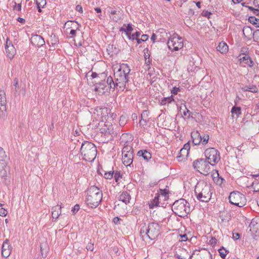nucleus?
<instances>
[{"label":"nucleus","mask_w":259,"mask_h":259,"mask_svg":"<svg viewBox=\"0 0 259 259\" xmlns=\"http://www.w3.org/2000/svg\"><path fill=\"white\" fill-rule=\"evenodd\" d=\"M115 85L118 91H123L129 81L131 69L127 64L122 63L113 67Z\"/></svg>","instance_id":"f257e3e1"},{"label":"nucleus","mask_w":259,"mask_h":259,"mask_svg":"<svg viewBox=\"0 0 259 259\" xmlns=\"http://www.w3.org/2000/svg\"><path fill=\"white\" fill-rule=\"evenodd\" d=\"M102 196V191L98 187L91 186L87 190L85 203L89 207L96 208L101 203Z\"/></svg>","instance_id":"f03ea898"},{"label":"nucleus","mask_w":259,"mask_h":259,"mask_svg":"<svg viewBox=\"0 0 259 259\" xmlns=\"http://www.w3.org/2000/svg\"><path fill=\"white\" fill-rule=\"evenodd\" d=\"M194 193L198 200L202 202H208L212 193L211 187L204 182L198 183L195 186Z\"/></svg>","instance_id":"7ed1b4c3"},{"label":"nucleus","mask_w":259,"mask_h":259,"mask_svg":"<svg viewBox=\"0 0 259 259\" xmlns=\"http://www.w3.org/2000/svg\"><path fill=\"white\" fill-rule=\"evenodd\" d=\"M80 153L84 160L92 162L96 158L97 150L96 146L92 142L84 141L80 148Z\"/></svg>","instance_id":"20e7f679"},{"label":"nucleus","mask_w":259,"mask_h":259,"mask_svg":"<svg viewBox=\"0 0 259 259\" xmlns=\"http://www.w3.org/2000/svg\"><path fill=\"white\" fill-rule=\"evenodd\" d=\"M172 210L177 215L184 218L191 211L192 208L185 199H180L173 203Z\"/></svg>","instance_id":"39448f33"},{"label":"nucleus","mask_w":259,"mask_h":259,"mask_svg":"<svg viewBox=\"0 0 259 259\" xmlns=\"http://www.w3.org/2000/svg\"><path fill=\"white\" fill-rule=\"evenodd\" d=\"M159 231L160 226L158 223H151L148 226L144 225L141 227L140 233L143 240H144L146 237L151 240H154L159 235Z\"/></svg>","instance_id":"423d86ee"},{"label":"nucleus","mask_w":259,"mask_h":259,"mask_svg":"<svg viewBox=\"0 0 259 259\" xmlns=\"http://www.w3.org/2000/svg\"><path fill=\"white\" fill-rule=\"evenodd\" d=\"M214 164L210 163L206 159L199 158L193 162L194 168L204 176L208 175L211 171V166Z\"/></svg>","instance_id":"0eeeda50"},{"label":"nucleus","mask_w":259,"mask_h":259,"mask_svg":"<svg viewBox=\"0 0 259 259\" xmlns=\"http://www.w3.org/2000/svg\"><path fill=\"white\" fill-rule=\"evenodd\" d=\"M94 114L97 115V119L102 122L108 121V122L113 120L116 115L111 113V109L107 107H97L95 109Z\"/></svg>","instance_id":"6e6552de"},{"label":"nucleus","mask_w":259,"mask_h":259,"mask_svg":"<svg viewBox=\"0 0 259 259\" xmlns=\"http://www.w3.org/2000/svg\"><path fill=\"white\" fill-rule=\"evenodd\" d=\"M115 88L114 81L112 77L109 76L107 77V80H102V82L97 83L95 90L98 92V94H102L106 92H108L111 89L114 90Z\"/></svg>","instance_id":"1a4fd4ad"},{"label":"nucleus","mask_w":259,"mask_h":259,"mask_svg":"<svg viewBox=\"0 0 259 259\" xmlns=\"http://www.w3.org/2000/svg\"><path fill=\"white\" fill-rule=\"evenodd\" d=\"M6 157L5 151L2 147H0V177L3 183L6 182L9 170L5 160Z\"/></svg>","instance_id":"9d476101"},{"label":"nucleus","mask_w":259,"mask_h":259,"mask_svg":"<svg viewBox=\"0 0 259 259\" xmlns=\"http://www.w3.org/2000/svg\"><path fill=\"white\" fill-rule=\"evenodd\" d=\"M167 44L170 50L177 51L183 48L184 46L183 39L177 34L174 33L169 38Z\"/></svg>","instance_id":"9b49d317"},{"label":"nucleus","mask_w":259,"mask_h":259,"mask_svg":"<svg viewBox=\"0 0 259 259\" xmlns=\"http://www.w3.org/2000/svg\"><path fill=\"white\" fill-rule=\"evenodd\" d=\"M229 199L231 204L240 207L243 206L245 203L244 195L238 191L231 192L229 195Z\"/></svg>","instance_id":"f8f14e48"},{"label":"nucleus","mask_w":259,"mask_h":259,"mask_svg":"<svg viewBox=\"0 0 259 259\" xmlns=\"http://www.w3.org/2000/svg\"><path fill=\"white\" fill-rule=\"evenodd\" d=\"M204 155L209 162L217 163L220 160V152L214 148H209L205 150Z\"/></svg>","instance_id":"ddd939ff"},{"label":"nucleus","mask_w":259,"mask_h":259,"mask_svg":"<svg viewBox=\"0 0 259 259\" xmlns=\"http://www.w3.org/2000/svg\"><path fill=\"white\" fill-rule=\"evenodd\" d=\"M6 96L4 90H0V118L5 120L7 116Z\"/></svg>","instance_id":"4468645a"},{"label":"nucleus","mask_w":259,"mask_h":259,"mask_svg":"<svg viewBox=\"0 0 259 259\" xmlns=\"http://www.w3.org/2000/svg\"><path fill=\"white\" fill-rule=\"evenodd\" d=\"M12 251V247L10 244L9 240L6 239L2 246V255L7 258L11 254Z\"/></svg>","instance_id":"2eb2a0df"},{"label":"nucleus","mask_w":259,"mask_h":259,"mask_svg":"<svg viewBox=\"0 0 259 259\" xmlns=\"http://www.w3.org/2000/svg\"><path fill=\"white\" fill-rule=\"evenodd\" d=\"M6 52L8 57L12 59L16 54V50L14 47L12 42L10 41L8 39H7L6 42Z\"/></svg>","instance_id":"dca6fc26"},{"label":"nucleus","mask_w":259,"mask_h":259,"mask_svg":"<svg viewBox=\"0 0 259 259\" xmlns=\"http://www.w3.org/2000/svg\"><path fill=\"white\" fill-rule=\"evenodd\" d=\"M110 18L114 22H118L121 18V13L115 9L109 7L108 10Z\"/></svg>","instance_id":"f3484780"},{"label":"nucleus","mask_w":259,"mask_h":259,"mask_svg":"<svg viewBox=\"0 0 259 259\" xmlns=\"http://www.w3.org/2000/svg\"><path fill=\"white\" fill-rule=\"evenodd\" d=\"M31 44L33 46L40 48L45 44L44 39L39 35H35L31 38Z\"/></svg>","instance_id":"a211bd4d"},{"label":"nucleus","mask_w":259,"mask_h":259,"mask_svg":"<svg viewBox=\"0 0 259 259\" xmlns=\"http://www.w3.org/2000/svg\"><path fill=\"white\" fill-rule=\"evenodd\" d=\"M134 153H128L122 154V161L126 166H131L133 162Z\"/></svg>","instance_id":"6ab92c4d"},{"label":"nucleus","mask_w":259,"mask_h":259,"mask_svg":"<svg viewBox=\"0 0 259 259\" xmlns=\"http://www.w3.org/2000/svg\"><path fill=\"white\" fill-rule=\"evenodd\" d=\"M242 31L244 36L247 38H249L254 34L255 35H259V29L253 32L251 28L249 26H245L243 27Z\"/></svg>","instance_id":"aec40b11"},{"label":"nucleus","mask_w":259,"mask_h":259,"mask_svg":"<svg viewBox=\"0 0 259 259\" xmlns=\"http://www.w3.org/2000/svg\"><path fill=\"white\" fill-rule=\"evenodd\" d=\"M191 138L192 142L195 145H198L201 143L202 140V136L198 131L193 132L191 133Z\"/></svg>","instance_id":"412c9836"},{"label":"nucleus","mask_w":259,"mask_h":259,"mask_svg":"<svg viewBox=\"0 0 259 259\" xmlns=\"http://www.w3.org/2000/svg\"><path fill=\"white\" fill-rule=\"evenodd\" d=\"M212 177L213 181L217 184L221 185L223 184L225 180L219 177V174L218 170H215L212 172Z\"/></svg>","instance_id":"4be33fe9"},{"label":"nucleus","mask_w":259,"mask_h":259,"mask_svg":"<svg viewBox=\"0 0 259 259\" xmlns=\"http://www.w3.org/2000/svg\"><path fill=\"white\" fill-rule=\"evenodd\" d=\"M131 199V195L126 191L122 192L119 197V200L126 204L130 202Z\"/></svg>","instance_id":"5701e85b"},{"label":"nucleus","mask_w":259,"mask_h":259,"mask_svg":"<svg viewBox=\"0 0 259 259\" xmlns=\"http://www.w3.org/2000/svg\"><path fill=\"white\" fill-rule=\"evenodd\" d=\"M241 90L243 92H250L253 93H256L258 92L257 87L254 84H248L243 87Z\"/></svg>","instance_id":"b1692460"},{"label":"nucleus","mask_w":259,"mask_h":259,"mask_svg":"<svg viewBox=\"0 0 259 259\" xmlns=\"http://www.w3.org/2000/svg\"><path fill=\"white\" fill-rule=\"evenodd\" d=\"M249 231L252 232H256L259 229V223L256 219H252L249 225Z\"/></svg>","instance_id":"393cba45"},{"label":"nucleus","mask_w":259,"mask_h":259,"mask_svg":"<svg viewBox=\"0 0 259 259\" xmlns=\"http://www.w3.org/2000/svg\"><path fill=\"white\" fill-rule=\"evenodd\" d=\"M61 213V207L58 205L54 206L52 208V215L53 219H57Z\"/></svg>","instance_id":"a878e982"},{"label":"nucleus","mask_w":259,"mask_h":259,"mask_svg":"<svg viewBox=\"0 0 259 259\" xmlns=\"http://www.w3.org/2000/svg\"><path fill=\"white\" fill-rule=\"evenodd\" d=\"M240 61L241 62L244 63L249 67H252L254 65L253 61L248 55H245L244 56L241 57L240 58Z\"/></svg>","instance_id":"bb28decb"},{"label":"nucleus","mask_w":259,"mask_h":259,"mask_svg":"<svg viewBox=\"0 0 259 259\" xmlns=\"http://www.w3.org/2000/svg\"><path fill=\"white\" fill-rule=\"evenodd\" d=\"M217 50L221 53L224 54L227 52L228 47L225 42L222 41L219 44L218 46L217 47Z\"/></svg>","instance_id":"cd10ccee"},{"label":"nucleus","mask_w":259,"mask_h":259,"mask_svg":"<svg viewBox=\"0 0 259 259\" xmlns=\"http://www.w3.org/2000/svg\"><path fill=\"white\" fill-rule=\"evenodd\" d=\"M159 194H156L154 198L149 203V206L150 209H153L154 207L158 206L159 202Z\"/></svg>","instance_id":"c85d7f7f"},{"label":"nucleus","mask_w":259,"mask_h":259,"mask_svg":"<svg viewBox=\"0 0 259 259\" xmlns=\"http://www.w3.org/2000/svg\"><path fill=\"white\" fill-rule=\"evenodd\" d=\"M138 155L139 156H142L143 158L148 161L151 158V154L150 152L147 150H140L138 152Z\"/></svg>","instance_id":"c756f323"},{"label":"nucleus","mask_w":259,"mask_h":259,"mask_svg":"<svg viewBox=\"0 0 259 259\" xmlns=\"http://www.w3.org/2000/svg\"><path fill=\"white\" fill-rule=\"evenodd\" d=\"M123 26H126V28H125L123 27H121L119 28V31L121 32H124L126 36H128L133 30L132 25L131 24H128L126 26L125 24H124Z\"/></svg>","instance_id":"7c9ffc66"},{"label":"nucleus","mask_w":259,"mask_h":259,"mask_svg":"<svg viewBox=\"0 0 259 259\" xmlns=\"http://www.w3.org/2000/svg\"><path fill=\"white\" fill-rule=\"evenodd\" d=\"M174 101V99L172 95L170 97H165L162 98L160 101V104L162 105H165L167 103H170Z\"/></svg>","instance_id":"2f4dec72"},{"label":"nucleus","mask_w":259,"mask_h":259,"mask_svg":"<svg viewBox=\"0 0 259 259\" xmlns=\"http://www.w3.org/2000/svg\"><path fill=\"white\" fill-rule=\"evenodd\" d=\"M128 153H134L133 149L132 146H129L127 144V142L124 144V146L122 150V154H127Z\"/></svg>","instance_id":"473e14b6"},{"label":"nucleus","mask_w":259,"mask_h":259,"mask_svg":"<svg viewBox=\"0 0 259 259\" xmlns=\"http://www.w3.org/2000/svg\"><path fill=\"white\" fill-rule=\"evenodd\" d=\"M219 253L221 257L224 259L227 254L229 253V251L226 249L224 247H222L218 250Z\"/></svg>","instance_id":"72a5a7b5"},{"label":"nucleus","mask_w":259,"mask_h":259,"mask_svg":"<svg viewBox=\"0 0 259 259\" xmlns=\"http://www.w3.org/2000/svg\"><path fill=\"white\" fill-rule=\"evenodd\" d=\"M156 194H159V197L161 196L162 197H164V199L168 197V190L166 189H160L158 191V192Z\"/></svg>","instance_id":"f704fd0d"},{"label":"nucleus","mask_w":259,"mask_h":259,"mask_svg":"<svg viewBox=\"0 0 259 259\" xmlns=\"http://www.w3.org/2000/svg\"><path fill=\"white\" fill-rule=\"evenodd\" d=\"M231 112L233 114L236 115V116H239L241 114V108L239 107L234 106L231 109Z\"/></svg>","instance_id":"c9c22d12"},{"label":"nucleus","mask_w":259,"mask_h":259,"mask_svg":"<svg viewBox=\"0 0 259 259\" xmlns=\"http://www.w3.org/2000/svg\"><path fill=\"white\" fill-rule=\"evenodd\" d=\"M140 35H141L140 32L139 31H137L136 32H135V33H134L133 34H131V33L130 34L128 35V36H127V37L129 39L134 40L138 38H139V37L140 36Z\"/></svg>","instance_id":"e433bc0d"},{"label":"nucleus","mask_w":259,"mask_h":259,"mask_svg":"<svg viewBox=\"0 0 259 259\" xmlns=\"http://www.w3.org/2000/svg\"><path fill=\"white\" fill-rule=\"evenodd\" d=\"M127 121V118L126 117V116H124V115H121L120 117V119H119V121L120 126H124L126 124Z\"/></svg>","instance_id":"4c0bfd02"},{"label":"nucleus","mask_w":259,"mask_h":259,"mask_svg":"<svg viewBox=\"0 0 259 259\" xmlns=\"http://www.w3.org/2000/svg\"><path fill=\"white\" fill-rule=\"evenodd\" d=\"M184 107L185 108V111L183 112V115L185 116H187L188 118H193L192 114V113L190 112V111L188 109L185 105H184Z\"/></svg>","instance_id":"58836bf2"},{"label":"nucleus","mask_w":259,"mask_h":259,"mask_svg":"<svg viewBox=\"0 0 259 259\" xmlns=\"http://www.w3.org/2000/svg\"><path fill=\"white\" fill-rule=\"evenodd\" d=\"M149 121V119H141L139 121L140 126L142 128H145Z\"/></svg>","instance_id":"ea45409f"},{"label":"nucleus","mask_w":259,"mask_h":259,"mask_svg":"<svg viewBox=\"0 0 259 259\" xmlns=\"http://www.w3.org/2000/svg\"><path fill=\"white\" fill-rule=\"evenodd\" d=\"M209 137L207 134H204L203 136H202V140L201 141V143L202 145H205L209 140Z\"/></svg>","instance_id":"a19ab883"},{"label":"nucleus","mask_w":259,"mask_h":259,"mask_svg":"<svg viewBox=\"0 0 259 259\" xmlns=\"http://www.w3.org/2000/svg\"><path fill=\"white\" fill-rule=\"evenodd\" d=\"M249 20L250 23L252 24H254L256 25V27H259V19L254 17H250L249 18Z\"/></svg>","instance_id":"79ce46f5"},{"label":"nucleus","mask_w":259,"mask_h":259,"mask_svg":"<svg viewBox=\"0 0 259 259\" xmlns=\"http://www.w3.org/2000/svg\"><path fill=\"white\" fill-rule=\"evenodd\" d=\"M149 112L148 110H144L141 114V119H149Z\"/></svg>","instance_id":"37998d69"},{"label":"nucleus","mask_w":259,"mask_h":259,"mask_svg":"<svg viewBox=\"0 0 259 259\" xmlns=\"http://www.w3.org/2000/svg\"><path fill=\"white\" fill-rule=\"evenodd\" d=\"M114 174L113 171H109L108 172H105L104 174V178L106 179H111L112 178Z\"/></svg>","instance_id":"c03bdc74"},{"label":"nucleus","mask_w":259,"mask_h":259,"mask_svg":"<svg viewBox=\"0 0 259 259\" xmlns=\"http://www.w3.org/2000/svg\"><path fill=\"white\" fill-rule=\"evenodd\" d=\"M114 178L116 183H119V180L121 178V175L120 173L118 171H116L115 173H114Z\"/></svg>","instance_id":"a18cd8bd"},{"label":"nucleus","mask_w":259,"mask_h":259,"mask_svg":"<svg viewBox=\"0 0 259 259\" xmlns=\"http://www.w3.org/2000/svg\"><path fill=\"white\" fill-rule=\"evenodd\" d=\"M190 144H189V143L188 142L187 143L185 144L184 145L183 148H182L181 149V153H182L183 152H187V150L189 151V150H190Z\"/></svg>","instance_id":"49530a36"},{"label":"nucleus","mask_w":259,"mask_h":259,"mask_svg":"<svg viewBox=\"0 0 259 259\" xmlns=\"http://www.w3.org/2000/svg\"><path fill=\"white\" fill-rule=\"evenodd\" d=\"M252 187L254 191L259 192V182L256 181L252 183Z\"/></svg>","instance_id":"de8ad7c7"},{"label":"nucleus","mask_w":259,"mask_h":259,"mask_svg":"<svg viewBox=\"0 0 259 259\" xmlns=\"http://www.w3.org/2000/svg\"><path fill=\"white\" fill-rule=\"evenodd\" d=\"M201 259H212V255L210 252L205 251L204 254V256Z\"/></svg>","instance_id":"09e8293b"},{"label":"nucleus","mask_w":259,"mask_h":259,"mask_svg":"<svg viewBox=\"0 0 259 259\" xmlns=\"http://www.w3.org/2000/svg\"><path fill=\"white\" fill-rule=\"evenodd\" d=\"M86 248H87V249L88 250H90V251H93L94 250V244L91 243V242H89L87 245Z\"/></svg>","instance_id":"8fccbe9b"},{"label":"nucleus","mask_w":259,"mask_h":259,"mask_svg":"<svg viewBox=\"0 0 259 259\" xmlns=\"http://www.w3.org/2000/svg\"><path fill=\"white\" fill-rule=\"evenodd\" d=\"M8 211L6 209L4 208H0V215L2 217H5L7 215Z\"/></svg>","instance_id":"3c124183"},{"label":"nucleus","mask_w":259,"mask_h":259,"mask_svg":"<svg viewBox=\"0 0 259 259\" xmlns=\"http://www.w3.org/2000/svg\"><path fill=\"white\" fill-rule=\"evenodd\" d=\"M248 9L252 11L253 13L257 16H259V10L255 9L252 7H248Z\"/></svg>","instance_id":"603ef678"},{"label":"nucleus","mask_w":259,"mask_h":259,"mask_svg":"<svg viewBox=\"0 0 259 259\" xmlns=\"http://www.w3.org/2000/svg\"><path fill=\"white\" fill-rule=\"evenodd\" d=\"M180 91V89L179 88H177L176 87H175L172 88V89L171 90V93L174 95H177L178 93Z\"/></svg>","instance_id":"864d4df0"},{"label":"nucleus","mask_w":259,"mask_h":259,"mask_svg":"<svg viewBox=\"0 0 259 259\" xmlns=\"http://www.w3.org/2000/svg\"><path fill=\"white\" fill-rule=\"evenodd\" d=\"M76 30L71 29L70 31L69 34L70 35L69 38H74L76 36Z\"/></svg>","instance_id":"5fc2aeb1"},{"label":"nucleus","mask_w":259,"mask_h":259,"mask_svg":"<svg viewBox=\"0 0 259 259\" xmlns=\"http://www.w3.org/2000/svg\"><path fill=\"white\" fill-rule=\"evenodd\" d=\"M79 209V205L78 204H76L74 206V207L72 208L71 211L73 213H76Z\"/></svg>","instance_id":"6e6d98bb"},{"label":"nucleus","mask_w":259,"mask_h":259,"mask_svg":"<svg viewBox=\"0 0 259 259\" xmlns=\"http://www.w3.org/2000/svg\"><path fill=\"white\" fill-rule=\"evenodd\" d=\"M36 3L40 5L43 8L46 5V0H40V2H38L37 0L36 1Z\"/></svg>","instance_id":"4d7b16f0"},{"label":"nucleus","mask_w":259,"mask_h":259,"mask_svg":"<svg viewBox=\"0 0 259 259\" xmlns=\"http://www.w3.org/2000/svg\"><path fill=\"white\" fill-rule=\"evenodd\" d=\"M240 234L238 233H233V239L237 240H238L240 238Z\"/></svg>","instance_id":"13d9d810"},{"label":"nucleus","mask_w":259,"mask_h":259,"mask_svg":"<svg viewBox=\"0 0 259 259\" xmlns=\"http://www.w3.org/2000/svg\"><path fill=\"white\" fill-rule=\"evenodd\" d=\"M75 10L76 11L79 12L81 13L83 12L82 8L80 5H77L75 7Z\"/></svg>","instance_id":"bf43d9fd"},{"label":"nucleus","mask_w":259,"mask_h":259,"mask_svg":"<svg viewBox=\"0 0 259 259\" xmlns=\"http://www.w3.org/2000/svg\"><path fill=\"white\" fill-rule=\"evenodd\" d=\"M211 14V13L208 11H203V13H202V15L203 16H205V17H207L208 18L209 17V16Z\"/></svg>","instance_id":"052dcab7"},{"label":"nucleus","mask_w":259,"mask_h":259,"mask_svg":"<svg viewBox=\"0 0 259 259\" xmlns=\"http://www.w3.org/2000/svg\"><path fill=\"white\" fill-rule=\"evenodd\" d=\"M148 37L149 36L148 35L143 34L141 36V40H142L143 41H145L148 39Z\"/></svg>","instance_id":"680f3d73"},{"label":"nucleus","mask_w":259,"mask_h":259,"mask_svg":"<svg viewBox=\"0 0 259 259\" xmlns=\"http://www.w3.org/2000/svg\"><path fill=\"white\" fill-rule=\"evenodd\" d=\"M188 151L187 150V152H183L182 153H181V151H180V155L179 156V157H183V156H187L188 155Z\"/></svg>","instance_id":"e2e57ef3"},{"label":"nucleus","mask_w":259,"mask_h":259,"mask_svg":"<svg viewBox=\"0 0 259 259\" xmlns=\"http://www.w3.org/2000/svg\"><path fill=\"white\" fill-rule=\"evenodd\" d=\"M182 240V241H185L188 240L187 236L186 234H184L183 235H180Z\"/></svg>","instance_id":"0e129e2a"},{"label":"nucleus","mask_w":259,"mask_h":259,"mask_svg":"<svg viewBox=\"0 0 259 259\" xmlns=\"http://www.w3.org/2000/svg\"><path fill=\"white\" fill-rule=\"evenodd\" d=\"M14 9H16L19 11H20L21 10V4H18V5H16V4H15Z\"/></svg>","instance_id":"69168bd1"},{"label":"nucleus","mask_w":259,"mask_h":259,"mask_svg":"<svg viewBox=\"0 0 259 259\" xmlns=\"http://www.w3.org/2000/svg\"><path fill=\"white\" fill-rule=\"evenodd\" d=\"M120 218L116 217H115L113 218V222L115 224H117L118 223V222L120 220Z\"/></svg>","instance_id":"338daca9"},{"label":"nucleus","mask_w":259,"mask_h":259,"mask_svg":"<svg viewBox=\"0 0 259 259\" xmlns=\"http://www.w3.org/2000/svg\"><path fill=\"white\" fill-rule=\"evenodd\" d=\"M17 21L21 23H24L25 22V20L24 18L21 17H18L17 18Z\"/></svg>","instance_id":"774afa93"}]
</instances>
